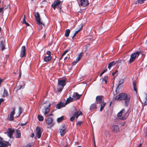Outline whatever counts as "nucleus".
I'll use <instances>...</instances> for the list:
<instances>
[{"label":"nucleus","instance_id":"obj_1","mask_svg":"<svg viewBox=\"0 0 147 147\" xmlns=\"http://www.w3.org/2000/svg\"><path fill=\"white\" fill-rule=\"evenodd\" d=\"M131 96L129 95H128L124 92L119 93L116 96L115 99L117 100H124V105L125 107H127L129 105Z\"/></svg>","mask_w":147,"mask_h":147},{"label":"nucleus","instance_id":"obj_2","mask_svg":"<svg viewBox=\"0 0 147 147\" xmlns=\"http://www.w3.org/2000/svg\"><path fill=\"white\" fill-rule=\"evenodd\" d=\"M141 53V51H136L132 53L130 55L128 63L130 64L134 62L136 59L138 58Z\"/></svg>","mask_w":147,"mask_h":147},{"label":"nucleus","instance_id":"obj_3","mask_svg":"<svg viewBox=\"0 0 147 147\" xmlns=\"http://www.w3.org/2000/svg\"><path fill=\"white\" fill-rule=\"evenodd\" d=\"M53 121V118L51 117H47V118L45 119V121L47 125L48 128H51L54 125Z\"/></svg>","mask_w":147,"mask_h":147},{"label":"nucleus","instance_id":"obj_4","mask_svg":"<svg viewBox=\"0 0 147 147\" xmlns=\"http://www.w3.org/2000/svg\"><path fill=\"white\" fill-rule=\"evenodd\" d=\"M46 54L48 56H45L43 60L46 62H48L52 59V57L51 55V52L49 51H47Z\"/></svg>","mask_w":147,"mask_h":147},{"label":"nucleus","instance_id":"obj_5","mask_svg":"<svg viewBox=\"0 0 147 147\" xmlns=\"http://www.w3.org/2000/svg\"><path fill=\"white\" fill-rule=\"evenodd\" d=\"M34 17L36 21L37 24L39 25L40 24L44 25L43 23L40 21V16L38 12H37L35 13Z\"/></svg>","mask_w":147,"mask_h":147},{"label":"nucleus","instance_id":"obj_6","mask_svg":"<svg viewBox=\"0 0 147 147\" xmlns=\"http://www.w3.org/2000/svg\"><path fill=\"white\" fill-rule=\"evenodd\" d=\"M65 127L64 125H62L59 130V132L60 133V135L63 136L65 134L66 131L65 130Z\"/></svg>","mask_w":147,"mask_h":147},{"label":"nucleus","instance_id":"obj_7","mask_svg":"<svg viewBox=\"0 0 147 147\" xmlns=\"http://www.w3.org/2000/svg\"><path fill=\"white\" fill-rule=\"evenodd\" d=\"M125 109H123L119 112L118 113L117 115V117L118 118L121 120H124L125 119L126 117L125 116L121 117L122 113L125 112Z\"/></svg>","mask_w":147,"mask_h":147},{"label":"nucleus","instance_id":"obj_8","mask_svg":"<svg viewBox=\"0 0 147 147\" xmlns=\"http://www.w3.org/2000/svg\"><path fill=\"white\" fill-rule=\"evenodd\" d=\"M21 57H26V49L25 46H22L20 55Z\"/></svg>","mask_w":147,"mask_h":147},{"label":"nucleus","instance_id":"obj_9","mask_svg":"<svg viewBox=\"0 0 147 147\" xmlns=\"http://www.w3.org/2000/svg\"><path fill=\"white\" fill-rule=\"evenodd\" d=\"M111 130L113 132L116 133L119 131V128L118 125H114L111 127Z\"/></svg>","mask_w":147,"mask_h":147},{"label":"nucleus","instance_id":"obj_10","mask_svg":"<svg viewBox=\"0 0 147 147\" xmlns=\"http://www.w3.org/2000/svg\"><path fill=\"white\" fill-rule=\"evenodd\" d=\"M12 111L11 112L9 116V119L10 121H12L14 120V115L15 114V108L12 109Z\"/></svg>","mask_w":147,"mask_h":147},{"label":"nucleus","instance_id":"obj_11","mask_svg":"<svg viewBox=\"0 0 147 147\" xmlns=\"http://www.w3.org/2000/svg\"><path fill=\"white\" fill-rule=\"evenodd\" d=\"M41 129L38 127H37L36 129V136L38 138H40L41 137Z\"/></svg>","mask_w":147,"mask_h":147},{"label":"nucleus","instance_id":"obj_12","mask_svg":"<svg viewBox=\"0 0 147 147\" xmlns=\"http://www.w3.org/2000/svg\"><path fill=\"white\" fill-rule=\"evenodd\" d=\"M66 80H58V84L62 87H64L66 84Z\"/></svg>","mask_w":147,"mask_h":147},{"label":"nucleus","instance_id":"obj_13","mask_svg":"<svg viewBox=\"0 0 147 147\" xmlns=\"http://www.w3.org/2000/svg\"><path fill=\"white\" fill-rule=\"evenodd\" d=\"M10 145L11 144L9 143L7 144L4 143L2 139L0 137V147H7V146Z\"/></svg>","mask_w":147,"mask_h":147},{"label":"nucleus","instance_id":"obj_14","mask_svg":"<svg viewBox=\"0 0 147 147\" xmlns=\"http://www.w3.org/2000/svg\"><path fill=\"white\" fill-rule=\"evenodd\" d=\"M61 2L59 0H57L56 1H54L51 5L52 7L53 8V9L54 10H55L56 7L59 5L61 3Z\"/></svg>","mask_w":147,"mask_h":147},{"label":"nucleus","instance_id":"obj_15","mask_svg":"<svg viewBox=\"0 0 147 147\" xmlns=\"http://www.w3.org/2000/svg\"><path fill=\"white\" fill-rule=\"evenodd\" d=\"M81 96V94H79L77 92H74L73 96V98L74 100H78L80 98Z\"/></svg>","mask_w":147,"mask_h":147},{"label":"nucleus","instance_id":"obj_16","mask_svg":"<svg viewBox=\"0 0 147 147\" xmlns=\"http://www.w3.org/2000/svg\"><path fill=\"white\" fill-rule=\"evenodd\" d=\"M102 96H98L96 97V104H100L102 102Z\"/></svg>","mask_w":147,"mask_h":147},{"label":"nucleus","instance_id":"obj_17","mask_svg":"<svg viewBox=\"0 0 147 147\" xmlns=\"http://www.w3.org/2000/svg\"><path fill=\"white\" fill-rule=\"evenodd\" d=\"M14 131H15L14 129L10 128H9L8 131L7 132V134L8 136H9L10 138L11 137Z\"/></svg>","mask_w":147,"mask_h":147},{"label":"nucleus","instance_id":"obj_18","mask_svg":"<svg viewBox=\"0 0 147 147\" xmlns=\"http://www.w3.org/2000/svg\"><path fill=\"white\" fill-rule=\"evenodd\" d=\"M97 108V106L95 103L92 104L90 106V111H93L96 109Z\"/></svg>","mask_w":147,"mask_h":147},{"label":"nucleus","instance_id":"obj_19","mask_svg":"<svg viewBox=\"0 0 147 147\" xmlns=\"http://www.w3.org/2000/svg\"><path fill=\"white\" fill-rule=\"evenodd\" d=\"M65 103L62 102H61L59 103L57 105L56 108L58 109H60L62 107H64L65 106Z\"/></svg>","mask_w":147,"mask_h":147},{"label":"nucleus","instance_id":"obj_20","mask_svg":"<svg viewBox=\"0 0 147 147\" xmlns=\"http://www.w3.org/2000/svg\"><path fill=\"white\" fill-rule=\"evenodd\" d=\"M74 98H71V97H69L66 100V101L65 103V105H67L69 103L71 102H72L74 100Z\"/></svg>","mask_w":147,"mask_h":147},{"label":"nucleus","instance_id":"obj_21","mask_svg":"<svg viewBox=\"0 0 147 147\" xmlns=\"http://www.w3.org/2000/svg\"><path fill=\"white\" fill-rule=\"evenodd\" d=\"M80 26H81V28L78 30L76 31L74 33V35L73 36H72L71 37V38L73 39H74V37L76 36L78 33L82 30V28L83 25L82 24H81Z\"/></svg>","mask_w":147,"mask_h":147},{"label":"nucleus","instance_id":"obj_22","mask_svg":"<svg viewBox=\"0 0 147 147\" xmlns=\"http://www.w3.org/2000/svg\"><path fill=\"white\" fill-rule=\"evenodd\" d=\"M76 112H75L74 113V116H77L79 117L80 115H82V111H80L79 113V112L77 111L76 109Z\"/></svg>","mask_w":147,"mask_h":147},{"label":"nucleus","instance_id":"obj_23","mask_svg":"<svg viewBox=\"0 0 147 147\" xmlns=\"http://www.w3.org/2000/svg\"><path fill=\"white\" fill-rule=\"evenodd\" d=\"M100 104V111H101L103 109L104 107L106 105V102H104V101H103Z\"/></svg>","mask_w":147,"mask_h":147},{"label":"nucleus","instance_id":"obj_24","mask_svg":"<svg viewBox=\"0 0 147 147\" xmlns=\"http://www.w3.org/2000/svg\"><path fill=\"white\" fill-rule=\"evenodd\" d=\"M116 64V62L115 61H113L109 63L108 65V68L110 69V68Z\"/></svg>","mask_w":147,"mask_h":147},{"label":"nucleus","instance_id":"obj_25","mask_svg":"<svg viewBox=\"0 0 147 147\" xmlns=\"http://www.w3.org/2000/svg\"><path fill=\"white\" fill-rule=\"evenodd\" d=\"M63 88L64 87H62L61 86L58 84L57 86V91L59 92H61Z\"/></svg>","mask_w":147,"mask_h":147},{"label":"nucleus","instance_id":"obj_26","mask_svg":"<svg viewBox=\"0 0 147 147\" xmlns=\"http://www.w3.org/2000/svg\"><path fill=\"white\" fill-rule=\"evenodd\" d=\"M16 138H19L21 137V133L20 130H17L16 133Z\"/></svg>","mask_w":147,"mask_h":147},{"label":"nucleus","instance_id":"obj_27","mask_svg":"<svg viewBox=\"0 0 147 147\" xmlns=\"http://www.w3.org/2000/svg\"><path fill=\"white\" fill-rule=\"evenodd\" d=\"M70 32V30L69 29H66L65 30V36L67 37H68L69 36V34Z\"/></svg>","mask_w":147,"mask_h":147},{"label":"nucleus","instance_id":"obj_28","mask_svg":"<svg viewBox=\"0 0 147 147\" xmlns=\"http://www.w3.org/2000/svg\"><path fill=\"white\" fill-rule=\"evenodd\" d=\"M23 85V86L22 85H19L18 86L17 88V90H20V89H21L22 88H24L25 86V84L24 83Z\"/></svg>","mask_w":147,"mask_h":147},{"label":"nucleus","instance_id":"obj_29","mask_svg":"<svg viewBox=\"0 0 147 147\" xmlns=\"http://www.w3.org/2000/svg\"><path fill=\"white\" fill-rule=\"evenodd\" d=\"M0 47L1 48L2 50H3L5 49V47L3 43V41H0Z\"/></svg>","mask_w":147,"mask_h":147},{"label":"nucleus","instance_id":"obj_30","mask_svg":"<svg viewBox=\"0 0 147 147\" xmlns=\"http://www.w3.org/2000/svg\"><path fill=\"white\" fill-rule=\"evenodd\" d=\"M38 118L39 121H41L43 120L44 117L41 115H39L38 116Z\"/></svg>","mask_w":147,"mask_h":147},{"label":"nucleus","instance_id":"obj_31","mask_svg":"<svg viewBox=\"0 0 147 147\" xmlns=\"http://www.w3.org/2000/svg\"><path fill=\"white\" fill-rule=\"evenodd\" d=\"M64 119V116H63L57 118V122L58 123L62 121Z\"/></svg>","mask_w":147,"mask_h":147},{"label":"nucleus","instance_id":"obj_32","mask_svg":"<svg viewBox=\"0 0 147 147\" xmlns=\"http://www.w3.org/2000/svg\"><path fill=\"white\" fill-rule=\"evenodd\" d=\"M108 79V76H105L102 79V82H105V84H106L107 83V81Z\"/></svg>","mask_w":147,"mask_h":147},{"label":"nucleus","instance_id":"obj_33","mask_svg":"<svg viewBox=\"0 0 147 147\" xmlns=\"http://www.w3.org/2000/svg\"><path fill=\"white\" fill-rule=\"evenodd\" d=\"M146 0H138L136 1L135 4H141L144 3V1Z\"/></svg>","mask_w":147,"mask_h":147},{"label":"nucleus","instance_id":"obj_34","mask_svg":"<svg viewBox=\"0 0 147 147\" xmlns=\"http://www.w3.org/2000/svg\"><path fill=\"white\" fill-rule=\"evenodd\" d=\"M8 93L7 91L5 89H4V93L3 94V96L5 97L8 96Z\"/></svg>","mask_w":147,"mask_h":147},{"label":"nucleus","instance_id":"obj_35","mask_svg":"<svg viewBox=\"0 0 147 147\" xmlns=\"http://www.w3.org/2000/svg\"><path fill=\"white\" fill-rule=\"evenodd\" d=\"M82 52H81L78 55V57L76 58V59L78 60V61H79L80 59L82 57Z\"/></svg>","mask_w":147,"mask_h":147},{"label":"nucleus","instance_id":"obj_36","mask_svg":"<svg viewBox=\"0 0 147 147\" xmlns=\"http://www.w3.org/2000/svg\"><path fill=\"white\" fill-rule=\"evenodd\" d=\"M50 105H51V104H50V103L48 106L46 108L45 107V111L47 112H49L50 111Z\"/></svg>","mask_w":147,"mask_h":147},{"label":"nucleus","instance_id":"obj_37","mask_svg":"<svg viewBox=\"0 0 147 147\" xmlns=\"http://www.w3.org/2000/svg\"><path fill=\"white\" fill-rule=\"evenodd\" d=\"M22 111L23 109L22 108L20 107H19L18 113H19V114L18 115V116H19L22 113Z\"/></svg>","mask_w":147,"mask_h":147},{"label":"nucleus","instance_id":"obj_38","mask_svg":"<svg viewBox=\"0 0 147 147\" xmlns=\"http://www.w3.org/2000/svg\"><path fill=\"white\" fill-rule=\"evenodd\" d=\"M124 79H121L119 82V84L118 85V86L123 84L124 83Z\"/></svg>","mask_w":147,"mask_h":147},{"label":"nucleus","instance_id":"obj_39","mask_svg":"<svg viewBox=\"0 0 147 147\" xmlns=\"http://www.w3.org/2000/svg\"><path fill=\"white\" fill-rule=\"evenodd\" d=\"M22 23L23 24H25L27 26H29L30 25L29 24L27 23L25 19H23Z\"/></svg>","mask_w":147,"mask_h":147},{"label":"nucleus","instance_id":"obj_40","mask_svg":"<svg viewBox=\"0 0 147 147\" xmlns=\"http://www.w3.org/2000/svg\"><path fill=\"white\" fill-rule=\"evenodd\" d=\"M146 97L145 98V101L144 102V105H147V94H146Z\"/></svg>","mask_w":147,"mask_h":147},{"label":"nucleus","instance_id":"obj_41","mask_svg":"<svg viewBox=\"0 0 147 147\" xmlns=\"http://www.w3.org/2000/svg\"><path fill=\"white\" fill-rule=\"evenodd\" d=\"M83 123V122L81 121H78L76 124L77 125H79L80 126L81 125L82 123Z\"/></svg>","mask_w":147,"mask_h":147},{"label":"nucleus","instance_id":"obj_42","mask_svg":"<svg viewBox=\"0 0 147 147\" xmlns=\"http://www.w3.org/2000/svg\"><path fill=\"white\" fill-rule=\"evenodd\" d=\"M69 50V49H67L62 54V56H64Z\"/></svg>","mask_w":147,"mask_h":147},{"label":"nucleus","instance_id":"obj_43","mask_svg":"<svg viewBox=\"0 0 147 147\" xmlns=\"http://www.w3.org/2000/svg\"><path fill=\"white\" fill-rule=\"evenodd\" d=\"M107 69H106L104 70L100 74V76H101L103 74H104L105 72H106L107 71Z\"/></svg>","mask_w":147,"mask_h":147},{"label":"nucleus","instance_id":"obj_44","mask_svg":"<svg viewBox=\"0 0 147 147\" xmlns=\"http://www.w3.org/2000/svg\"><path fill=\"white\" fill-rule=\"evenodd\" d=\"M79 61H78L76 59V60L72 62V64L73 65H75Z\"/></svg>","mask_w":147,"mask_h":147},{"label":"nucleus","instance_id":"obj_45","mask_svg":"<svg viewBox=\"0 0 147 147\" xmlns=\"http://www.w3.org/2000/svg\"><path fill=\"white\" fill-rule=\"evenodd\" d=\"M74 117L73 115L70 118V120L71 122H73L74 119Z\"/></svg>","mask_w":147,"mask_h":147},{"label":"nucleus","instance_id":"obj_46","mask_svg":"<svg viewBox=\"0 0 147 147\" xmlns=\"http://www.w3.org/2000/svg\"><path fill=\"white\" fill-rule=\"evenodd\" d=\"M28 122L27 121L26 122V123H21L20 124V125L22 126H23L24 125H25L27 123H28Z\"/></svg>","mask_w":147,"mask_h":147},{"label":"nucleus","instance_id":"obj_47","mask_svg":"<svg viewBox=\"0 0 147 147\" xmlns=\"http://www.w3.org/2000/svg\"><path fill=\"white\" fill-rule=\"evenodd\" d=\"M133 84L134 87H135V86H136V81H133Z\"/></svg>","mask_w":147,"mask_h":147},{"label":"nucleus","instance_id":"obj_48","mask_svg":"<svg viewBox=\"0 0 147 147\" xmlns=\"http://www.w3.org/2000/svg\"><path fill=\"white\" fill-rule=\"evenodd\" d=\"M118 71L117 70H116L114 72H113L112 73V75L113 76H114L115 74H116V73H117Z\"/></svg>","mask_w":147,"mask_h":147},{"label":"nucleus","instance_id":"obj_49","mask_svg":"<svg viewBox=\"0 0 147 147\" xmlns=\"http://www.w3.org/2000/svg\"><path fill=\"white\" fill-rule=\"evenodd\" d=\"M3 80L0 78V85L1 84Z\"/></svg>","mask_w":147,"mask_h":147},{"label":"nucleus","instance_id":"obj_50","mask_svg":"<svg viewBox=\"0 0 147 147\" xmlns=\"http://www.w3.org/2000/svg\"><path fill=\"white\" fill-rule=\"evenodd\" d=\"M134 90L135 91H137L136 86H135V87H134Z\"/></svg>","mask_w":147,"mask_h":147},{"label":"nucleus","instance_id":"obj_51","mask_svg":"<svg viewBox=\"0 0 147 147\" xmlns=\"http://www.w3.org/2000/svg\"><path fill=\"white\" fill-rule=\"evenodd\" d=\"M4 101V99L2 98L0 99V102H2Z\"/></svg>","mask_w":147,"mask_h":147},{"label":"nucleus","instance_id":"obj_52","mask_svg":"<svg viewBox=\"0 0 147 147\" xmlns=\"http://www.w3.org/2000/svg\"><path fill=\"white\" fill-rule=\"evenodd\" d=\"M26 147H31V144H28Z\"/></svg>","mask_w":147,"mask_h":147},{"label":"nucleus","instance_id":"obj_53","mask_svg":"<svg viewBox=\"0 0 147 147\" xmlns=\"http://www.w3.org/2000/svg\"><path fill=\"white\" fill-rule=\"evenodd\" d=\"M48 113V112H47L45 111V112L44 113V114L45 115H46Z\"/></svg>","mask_w":147,"mask_h":147},{"label":"nucleus","instance_id":"obj_54","mask_svg":"<svg viewBox=\"0 0 147 147\" xmlns=\"http://www.w3.org/2000/svg\"><path fill=\"white\" fill-rule=\"evenodd\" d=\"M34 134L32 133V135L31 136V137L32 138H33L34 137Z\"/></svg>","mask_w":147,"mask_h":147},{"label":"nucleus","instance_id":"obj_55","mask_svg":"<svg viewBox=\"0 0 147 147\" xmlns=\"http://www.w3.org/2000/svg\"><path fill=\"white\" fill-rule=\"evenodd\" d=\"M142 145V144L140 143L138 146V147H141Z\"/></svg>","mask_w":147,"mask_h":147},{"label":"nucleus","instance_id":"obj_56","mask_svg":"<svg viewBox=\"0 0 147 147\" xmlns=\"http://www.w3.org/2000/svg\"><path fill=\"white\" fill-rule=\"evenodd\" d=\"M63 56H62V55L61 56V57L59 58V61H60V60H61V59H62V57H63Z\"/></svg>","mask_w":147,"mask_h":147},{"label":"nucleus","instance_id":"obj_57","mask_svg":"<svg viewBox=\"0 0 147 147\" xmlns=\"http://www.w3.org/2000/svg\"><path fill=\"white\" fill-rule=\"evenodd\" d=\"M53 115V114H50V115H48L47 116V117H50V116L51 115Z\"/></svg>","mask_w":147,"mask_h":147},{"label":"nucleus","instance_id":"obj_58","mask_svg":"<svg viewBox=\"0 0 147 147\" xmlns=\"http://www.w3.org/2000/svg\"><path fill=\"white\" fill-rule=\"evenodd\" d=\"M25 18H26V16L25 15H24L23 19H25Z\"/></svg>","mask_w":147,"mask_h":147},{"label":"nucleus","instance_id":"obj_59","mask_svg":"<svg viewBox=\"0 0 147 147\" xmlns=\"http://www.w3.org/2000/svg\"><path fill=\"white\" fill-rule=\"evenodd\" d=\"M21 74L20 73V74H19V77H20H20H21Z\"/></svg>","mask_w":147,"mask_h":147},{"label":"nucleus","instance_id":"obj_60","mask_svg":"<svg viewBox=\"0 0 147 147\" xmlns=\"http://www.w3.org/2000/svg\"><path fill=\"white\" fill-rule=\"evenodd\" d=\"M45 36H46V34H44L43 36V37L45 38Z\"/></svg>","mask_w":147,"mask_h":147},{"label":"nucleus","instance_id":"obj_61","mask_svg":"<svg viewBox=\"0 0 147 147\" xmlns=\"http://www.w3.org/2000/svg\"><path fill=\"white\" fill-rule=\"evenodd\" d=\"M74 117H76V118H77H77H78V116H74Z\"/></svg>","mask_w":147,"mask_h":147},{"label":"nucleus","instance_id":"obj_62","mask_svg":"<svg viewBox=\"0 0 147 147\" xmlns=\"http://www.w3.org/2000/svg\"><path fill=\"white\" fill-rule=\"evenodd\" d=\"M1 30V28L0 27V31Z\"/></svg>","mask_w":147,"mask_h":147},{"label":"nucleus","instance_id":"obj_63","mask_svg":"<svg viewBox=\"0 0 147 147\" xmlns=\"http://www.w3.org/2000/svg\"><path fill=\"white\" fill-rule=\"evenodd\" d=\"M67 57H65V59H67Z\"/></svg>","mask_w":147,"mask_h":147},{"label":"nucleus","instance_id":"obj_64","mask_svg":"<svg viewBox=\"0 0 147 147\" xmlns=\"http://www.w3.org/2000/svg\"><path fill=\"white\" fill-rule=\"evenodd\" d=\"M7 7H6V8H5V9H6L7 8Z\"/></svg>","mask_w":147,"mask_h":147}]
</instances>
